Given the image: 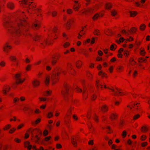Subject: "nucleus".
<instances>
[{"mask_svg":"<svg viewBox=\"0 0 150 150\" xmlns=\"http://www.w3.org/2000/svg\"><path fill=\"white\" fill-rule=\"evenodd\" d=\"M27 18L23 12L20 13L17 20L18 26L13 24L10 20L9 15H4L3 18V25L4 27L8 28V32L13 36L19 37L23 33L21 29L27 31L29 30V25L26 19Z\"/></svg>","mask_w":150,"mask_h":150,"instance_id":"f257e3e1","label":"nucleus"},{"mask_svg":"<svg viewBox=\"0 0 150 150\" xmlns=\"http://www.w3.org/2000/svg\"><path fill=\"white\" fill-rule=\"evenodd\" d=\"M28 133H31V140L35 143L39 144V140L42 136V132L39 129L35 128L33 129L31 127L28 129L26 133L25 134L24 138L27 139L29 137Z\"/></svg>","mask_w":150,"mask_h":150,"instance_id":"f03ea898","label":"nucleus"},{"mask_svg":"<svg viewBox=\"0 0 150 150\" xmlns=\"http://www.w3.org/2000/svg\"><path fill=\"white\" fill-rule=\"evenodd\" d=\"M61 93L65 101L68 102L69 101V96H70L71 94H72V90L70 86L67 83H64Z\"/></svg>","mask_w":150,"mask_h":150,"instance_id":"7ed1b4c3","label":"nucleus"},{"mask_svg":"<svg viewBox=\"0 0 150 150\" xmlns=\"http://www.w3.org/2000/svg\"><path fill=\"white\" fill-rule=\"evenodd\" d=\"M20 3L24 7L28 8L27 11L28 13L30 12V11L35 10L36 6V4L33 2H30V0H22L20 1Z\"/></svg>","mask_w":150,"mask_h":150,"instance_id":"20e7f679","label":"nucleus"},{"mask_svg":"<svg viewBox=\"0 0 150 150\" xmlns=\"http://www.w3.org/2000/svg\"><path fill=\"white\" fill-rule=\"evenodd\" d=\"M103 87L105 89L108 88L111 90L113 92L112 93V95L114 96H122L125 94V92H122L120 89L117 88L114 89L112 86H111V87H107L105 84H103Z\"/></svg>","mask_w":150,"mask_h":150,"instance_id":"39448f33","label":"nucleus"},{"mask_svg":"<svg viewBox=\"0 0 150 150\" xmlns=\"http://www.w3.org/2000/svg\"><path fill=\"white\" fill-rule=\"evenodd\" d=\"M61 74L60 72L56 68L53 71L51 76V79L52 81V84L54 85L59 81V75Z\"/></svg>","mask_w":150,"mask_h":150,"instance_id":"423d86ee","label":"nucleus"},{"mask_svg":"<svg viewBox=\"0 0 150 150\" xmlns=\"http://www.w3.org/2000/svg\"><path fill=\"white\" fill-rule=\"evenodd\" d=\"M15 78H16L15 83H14L12 86V88H16L17 86L20 84H22L25 80V79H24L23 80H22L21 79V74L20 73H18L15 75Z\"/></svg>","mask_w":150,"mask_h":150,"instance_id":"0eeeda50","label":"nucleus"},{"mask_svg":"<svg viewBox=\"0 0 150 150\" xmlns=\"http://www.w3.org/2000/svg\"><path fill=\"white\" fill-rule=\"evenodd\" d=\"M61 57V55L59 53H56L54 54L52 57L51 63L52 65H55L58 61L59 60Z\"/></svg>","mask_w":150,"mask_h":150,"instance_id":"6e6552de","label":"nucleus"},{"mask_svg":"<svg viewBox=\"0 0 150 150\" xmlns=\"http://www.w3.org/2000/svg\"><path fill=\"white\" fill-rule=\"evenodd\" d=\"M40 42L39 46L42 48H44L46 45L52 44V43L51 42L48 38L46 40H44L42 39L40 41Z\"/></svg>","mask_w":150,"mask_h":150,"instance_id":"1a4fd4ad","label":"nucleus"},{"mask_svg":"<svg viewBox=\"0 0 150 150\" xmlns=\"http://www.w3.org/2000/svg\"><path fill=\"white\" fill-rule=\"evenodd\" d=\"M11 46L9 44L8 42H6L4 45L3 47V51L6 53H8L12 49Z\"/></svg>","mask_w":150,"mask_h":150,"instance_id":"9d476101","label":"nucleus"},{"mask_svg":"<svg viewBox=\"0 0 150 150\" xmlns=\"http://www.w3.org/2000/svg\"><path fill=\"white\" fill-rule=\"evenodd\" d=\"M127 107L130 108V109H132V108H133L135 109V110L138 111L140 109V103L135 102L132 103L130 105H128Z\"/></svg>","mask_w":150,"mask_h":150,"instance_id":"9b49d317","label":"nucleus"},{"mask_svg":"<svg viewBox=\"0 0 150 150\" xmlns=\"http://www.w3.org/2000/svg\"><path fill=\"white\" fill-rule=\"evenodd\" d=\"M41 23L40 21H36L33 24L32 28L35 30H38L40 27Z\"/></svg>","mask_w":150,"mask_h":150,"instance_id":"f8f14e48","label":"nucleus"},{"mask_svg":"<svg viewBox=\"0 0 150 150\" xmlns=\"http://www.w3.org/2000/svg\"><path fill=\"white\" fill-rule=\"evenodd\" d=\"M32 84L33 87L37 88L40 85V81L39 80L36 79H35L32 81Z\"/></svg>","mask_w":150,"mask_h":150,"instance_id":"ddd939ff","label":"nucleus"},{"mask_svg":"<svg viewBox=\"0 0 150 150\" xmlns=\"http://www.w3.org/2000/svg\"><path fill=\"white\" fill-rule=\"evenodd\" d=\"M96 86L98 90L99 89L102 90L103 88V84L101 83L99 80H97L96 81Z\"/></svg>","mask_w":150,"mask_h":150,"instance_id":"4468645a","label":"nucleus"},{"mask_svg":"<svg viewBox=\"0 0 150 150\" xmlns=\"http://www.w3.org/2000/svg\"><path fill=\"white\" fill-rule=\"evenodd\" d=\"M78 137L74 136L71 137V142L73 146L76 147L77 146V140L78 139Z\"/></svg>","mask_w":150,"mask_h":150,"instance_id":"2eb2a0df","label":"nucleus"},{"mask_svg":"<svg viewBox=\"0 0 150 150\" xmlns=\"http://www.w3.org/2000/svg\"><path fill=\"white\" fill-rule=\"evenodd\" d=\"M118 115L116 112L112 113L110 116V118L112 120H115L117 119Z\"/></svg>","mask_w":150,"mask_h":150,"instance_id":"dca6fc26","label":"nucleus"},{"mask_svg":"<svg viewBox=\"0 0 150 150\" xmlns=\"http://www.w3.org/2000/svg\"><path fill=\"white\" fill-rule=\"evenodd\" d=\"M33 38L34 40L39 42L43 39L42 37L41 36L36 34L34 35Z\"/></svg>","mask_w":150,"mask_h":150,"instance_id":"f3484780","label":"nucleus"},{"mask_svg":"<svg viewBox=\"0 0 150 150\" xmlns=\"http://www.w3.org/2000/svg\"><path fill=\"white\" fill-rule=\"evenodd\" d=\"M101 110L103 112H107L108 110V107L107 105L104 104L102 105L101 108Z\"/></svg>","mask_w":150,"mask_h":150,"instance_id":"a211bd4d","label":"nucleus"},{"mask_svg":"<svg viewBox=\"0 0 150 150\" xmlns=\"http://www.w3.org/2000/svg\"><path fill=\"white\" fill-rule=\"evenodd\" d=\"M83 62L80 60H78L76 61V68L78 69H80L82 66Z\"/></svg>","mask_w":150,"mask_h":150,"instance_id":"6ab92c4d","label":"nucleus"},{"mask_svg":"<svg viewBox=\"0 0 150 150\" xmlns=\"http://www.w3.org/2000/svg\"><path fill=\"white\" fill-rule=\"evenodd\" d=\"M88 94L86 88H84L83 93V100H86L88 97Z\"/></svg>","mask_w":150,"mask_h":150,"instance_id":"aec40b11","label":"nucleus"},{"mask_svg":"<svg viewBox=\"0 0 150 150\" xmlns=\"http://www.w3.org/2000/svg\"><path fill=\"white\" fill-rule=\"evenodd\" d=\"M74 107L72 106H71L68 110L66 114L71 116V115L72 114V112L74 110Z\"/></svg>","mask_w":150,"mask_h":150,"instance_id":"412c9836","label":"nucleus"},{"mask_svg":"<svg viewBox=\"0 0 150 150\" xmlns=\"http://www.w3.org/2000/svg\"><path fill=\"white\" fill-rule=\"evenodd\" d=\"M140 130L142 132L145 133L148 131L149 129L146 126H143L141 127Z\"/></svg>","mask_w":150,"mask_h":150,"instance_id":"4be33fe9","label":"nucleus"},{"mask_svg":"<svg viewBox=\"0 0 150 150\" xmlns=\"http://www.w3.org/2000/svg\"><path fill=\"white\" fill-rule=\"evenodd\" d=\"M7 6L8 8L11 10L13 9L14 7L13 3L12 2H9L7 4Z\"/></svg>","mask_w":150,"mask_h":150,"instance_id":"5701e85b","label":"nucleus"},{"mask_svg":"<svg viewBox=\"0 0 150 150\" xmlns=\"http://www.w3.org/2000/svg\"><path fill=\"white\" fill-rule=\"evenodd\" d=\"M105 8L107 9H110L112 7V5L110 3H106L105 6Z\"/></svg>","mask_w":150,"mask_h":150,"instance_id":"b1692460","label":"nucleus"},{"mask_svg":"<svg viewBox=\"0 0 150 150\" xmlns=\"http://www.w3.org/2000/svg\"><path fill=\"white\" fill-rule=\"evenodd\" d=\"M88 125L92 133L94 131V129L91 123L90 122H88Z\"/></svg>","mask_w":150,"mask_h":150,"instance_id":"393cba45","label":"nucleus"},{"mask_svg":"<svg viewBox=\"0 0 150 150\" xmlns=\"http://www.w3.org/2000/svg\"><path fill=\"white\" fill-rule=\"evenodd\" d=\"M81 53L84 55L86 57H89V53L88 51L86 50L83 49Z\"/></svg>","mask_w":150,"mask_h":150,"instance_id":"a878e982","label":"nucleus"},{"mask_svg":"<svg viewBox=\"0 0 150 150\" xmlns=\"http://www.w3.org/2000/svg\"><path fill=\"white\" fill-rule=\"evenodd\" d=\"M11 146L10 145H5L3 146V150H11Z\"/></svg>","mask_w":150,"mask_h":150,"instance_id":"bb28decb","label":"nucleus"},{"mask_svg":"<svg viewBox=\"0 0 150 150\" xmlns=\"http://www.w3.org/2000/svg\"><path fill=\"white\" fill-rule=\"evenodd\" d=\"M91 108L89 109L87 112L86 117L88 119H90L91 118Z\"/></svg>","mask_w":150,"mask_h":150,"instance_id":"cd10ccee","label":"nucleus"},{"mask_svg":"<svg viewBox=\"0 0 150 150\" xmlns=\"http://www.w3.org/2000/svg\"><path fill=\"white\" fill-rule=\"evenodd\" d=\"M130 16L131 17H134L138 14L137 12L134 11H130Z\"/></svg>","mask_w":150,"mask_h":150,"instance_id":"c85d7f7f","label":"nucleus"},{"mask_svg":"<svg viewBox=\"0 0 150 150\" xmlns=\"http://www.w3.org/2000/svg\"><path fill=\"white\" fill-rule=\"evenodd\" d=\"M105 33L106 35L109 36H111L112 33V32L109 29H108L106 30H105Z\"/></svg>","mask_w":150,"mask_h":150,"instance_id":"c756f323","label":"nucleus"},{"mask_svg":"<svg viewBox=\"0 0 150 150\" xmlns=\"http://www.w3.org/2000/svg\"><path fill=\"white\" fill-rule=\"evenodd\" d=\"M137 30V29L136 28L133 27L130 30H129V33L130 32L131 34L134 33Z\"/></svg>","mask_w":150,"mask_h":150,"instance_id":"7c9ffc66","label":"nucleus"},{"mask_svg":"<svg viewBox=\"0 0 150 150\" xmlns=\"http://www.w3.org/2000/svg\"><path fill=\"white\" fill-rule=\"evenodd\" d=\"M9 60L13 62H15L17 61V59L16 57L13 56H11L9 57Z\"/></svg>","mask_w":150,"mask_h":150,"instance_id":"2f4dec72","label":"nucleus"},{"mask_svg":"<svg viewBox=\"0 0 150 150\" xmlns=\"http://www.w3.org/2000/svg\"><path fill=\"white\" fill-rule=\"evenodd\" d=\"M146 28V25L144 24H142L139 26V29L142 31H144Z\"/></svg>","mask_w":150,"mask_h":150,"instance_id":"473e14b6","label":"nucleus"},{"mask_svg":"<svg viewBox=\"0 0 150 150\" xmlns=\"http://www.w3.org/2000/svg\"><path fill=\"white\" fill-rule=\"evenodd\" d=\"M125 123V121L123 119H122L120 120L119 124V126L120 128L124 126Z\"/></svg>","mask_w":150,"mask_h":150,"instance_id":"72a5a7b5","label":"nucleus"},{"mask_svg":"<svg viewBox=\"0 0 150 150\" xmlns=\"http://www.w3.org/2000/svg\"><path fill=\"white\" fill-rule=\"evenodd\" d=\"M123 70V67L121 66H118L117 68V71L118 72L122 71Z\"/></svg>","mask_w":150,"mask_h":150,"instance_id":"f704fd0d","label":"nucleus"},{"mask_svg":"<svg viewBox=\"0 0 150 150\" xmlns=\"http://www.w3.org/2000/svg\"><path fill=\"white\" fill-rule=\"evenodd\" d=\"M80 6L79 4H76L73 7L74 9L76 11H77L80 8Z\"/></svg>","mask_w":150,"mask_h":150,"instance_id":"c9c22d12","label":"nucleus"},{"mask_svg":"<svg viewBox=\"0 0 150 150\" xmlns=\"http://www.w3.org/2000/svg\"><path fill=\"white\" fill-rule=\"evenodd\" d=\"M69 74L73 75H75L76 74V71L73 68L69 71Z\"/></svg>","mask_w":150,"mask_h":150,"instance_id":"e433bc0d","label":"nucleus"},{"mask_svg":"<svg viewBox=\"0 0 150 150\" xmlns=\"http://www.w3.org/2000/svg\"><path fill=\"white\" fill-rule=\"evenodd\" d=\"M67 67L68 70L69 71L73 68L72 65L70 63H69L67 64Z\"/></svg>","mask_w":150,"mask_h":150,"instance_id":"4c0bfd02","label":"nucleus"},{"mask_svg":"<svg viewBox=\"0 0 150 150\" xmlns=\"http://www.w3.org/2000/svg\"><path fill=\"white\" fill-rule=\"evenodd\" d=\"M71 119H64V123L66 125H68L71 123Z\"/></svg>","mask_w":150,"mask_h":150,"instance_id":"58836bf2","label":"nucleus"},{"mask_svg":"<svg viewBox=\"0 0 150 150\" xmlns=\"http://www.w3.org/2000/svg\"><path fill=\"white\" fill-rule=\"evenodd\" d=\"M93 33L95 35L97 36L99 35L100 34L99 30L97 29H96L94 30Z\"/></svg>","mask_w":150,"mask_h":150,"instance_id":"ea45409f","label":"nucleus"},{"mask_svg":"<svg viewBox=\"0 0 150 150\" xmlns=\"http://www.w3.org/2000/svg\"><path fill=\"white\" fill-rule=\"evenodd\" d=\"M146 60V59L143 57L139 58L138 59V62L140 63H142L143 62H145Z\"/></svg>","mask_w":150,"mask_h":150,"instance_id":"a19ab883","label":"nucleus"},{"mask_svg":"<svg viewBox=\"0 0 150 150\" xmlns=\"http://www.w3.org/2000/svg\"><path fill=\"white\" fill-rule=\"evenodd\" d=\"M93 118L94 120L96 122H99V120L98 118V117L96 114L94 115Z\"/></svg>","mask_w":150,"mask_h":150,"instance_id":"79ce46f5","label":"nucleus"},{"mask_svg":"<svg viewBox=\"0 0 150 150\" xmlns=\"http://www.w3.org/2000/svg\"><path fill=\"white\" fill-rule=\"evenodd\" d=\"M11 127L10 124H8L6 125L3 128V130H6L9 129Z\"/></svg>","mask_w":150,"mask_h":150,"instance_id":"37998d69","label":"nucleus"},{"mask_svg":"<svg viewBox=\"0 0 150 150\" xmlns=\"http://www.w3.org/2000/svg\"><path fill=\"white\" fill-rule=\"evenodd\" d=\"M125 40V39H124L123 38L121 37L119 39V40H117L116 42L118 44H120L121 42H123Z\"/></svg>","mask_w":150,"mask_h":150,"instance_id":"c03bdc74","label":"nucleus"},{"mask_svg":"<svg viewBox=\"0 0 150 150\" xmlns=\"http://www.w3.org/2000/svg\"><path fill=\"white\" fill-rule=\"evenodd\" d=\"M62 135L66 139H68L69 137L68 134L65 131L63 132Z\"/></svg>","mask_w":150,"mask_h":150,"instance_id":"a18cd8bd","label":"nucleus"},{"mask_svg":"<svg viewBox=\"0 0 150 150\" xmlns=\"http://www.w3.org/2000/svg\"><path fill=\"white\" fill-rule=\"evenodd\" d=\"M75 20L74 18H72L69 20L67 22H68L71 25L73 24L75 22Z\"/></svg>","mask_w":150,"mask_h":150,"instance_id":"49530a36","label":"nucleus"},{"mask_svg":"<svg viewBox=\"0 0 150 150\" xmlns=\"http://www.w3.org/2000/svg\"><path fill=\"white\" fill-rule=\"evenodd\" d=\"M99 17V14H98V13H96L93 17L92 19L94 20H95L98 19V17Z\"/></svg>","mask_w":150,"mask_h":150,"instance_id":"de8ad7c7","label":"nucleus"},{"mask_svg":"<svg viewBox=\"0 0 150 150\" xmlns=\"http://www.w3.org/2000/svg\"><path fill=\"white\" fill-rule=\"evenodd\" d=\"M130 63L132 65H134L135 64L136 62L134 61V59L132 58H131L129 60Z\"/></svg>","mask_w":150,"mask_h":150,"instance_id":"09e8293b","label":"nucleus"},{"mask_svg":"<svg viewBox=\"0 0 150 150\" xmlns=\"http://www.w3.org/2000/svg\"><path fill=\"white\" fill-rule=\"evenodd\" d=\"M117 12L116 10H114L111 11V15L113 16H115L117 14Z\"/></svg>","mask_w":150,"mask_h":150,"instance_id":"8fccbe9b","label":"nucleus"},{"mask_svg":"<svg viewBox=\"0 0 150 150\" xmlns=\"http://www.w3.org/2000/svg\"><path fill=\"white\" fill-rule=\"evenodd\" d=\"M50 83V78L49 76L46 77L45 81V84L47 85L49 84Z\"/></svg>","mask_w":150,"mask_h":150,"instance_id":"3c124183","label":"nucleus"},{"mask_svg":"<svg viewBox=\"0 0 150 150\" xmlns=\"http://www.w3.org/2000/svg\"><path fill=\"white\" fill-rule=\"evenodd\" d=\"M31 66L30 64L28 65L25 68V70L27 71H29L31 70Z\"/></svg>","mask_w":150,"mask_h":150,"instance_id":"603ef678","label":"nucleus"},{"mask_svg":"<svg viewBox=\"0 0 150 150\" xmlns=\"http://www.w3.org/2000/svg\"><path fill=\"white\" fill-rule=\"evenodd\" d=\"M53 115L52 112H49L47 115V117L48 118H50L53 116Z\"/></svg>","mask_w":150,"mask_h":150,"instance_id":"864d4df0","label":"nucleus"},{"mask_svg":"<svg viewBox=\"0 0 150 150\" xmlns=\"http://www.w3.org/2000/svg\"><path fill=\"white\" fill-rule=\"evenodd\" d=\"M75 91L78 93H81L82 91V90L78 86L75 88Z\"/></svg>","mask_w":150,"mask_h":150,"instance_id":"5fc2aeb1","label":"nucleus"},{"mask_svg":"<svg viewBox=\"0 0 150 150\" xmlns=\"http://www.w3.org/2000/svg\"><path fill=\"white\" fill-rule=\"evenodd\" d=\"M147 138L146 136L144 135H143L140 137V139L141 141H144L146 140Z\"/></svg>","mask_w":150,"mask_h":150,"instance_id":"6e6d98bb","label":"nucleus"},{"mask_svg":"<svg viewBox=\"0 0 150 150\" xmlns=\"http://www.w3.org/2000/svg\"><path fill=\"white\" fill-rule=\"evenodd\" d=\"M70 45V44L69 42H66L63 45V47L64 48H67L69 47Z\"/></svg>","mask_w":150,"mask_h":150,"instance_id":"4d7b16f0","label":"nucleus"},{"mask_svg":"<svg viewBox=\"0 0 150 150\" xmlns=\"http://www.w3.org/2000/svg\"><path fill=\"white\" fill-rule=\"evenodd\" d=\"M121 33L122 34H124L126 36H128L129 35V31L127 32L125 30H122Z\"/></svg>","mask_w":150,"mask_h":150,"instance_id":"13d9d810","label":"nucleus"},{"mask_svg":"<svg viewBox=\"0 0 150 150\" xmlns=\"http://www.w3.org/2000/svg\"><path fill=\"white\" fill-rule=\"evenodd\" d=\"M115 46H116V48L117 47V46L115 44H113L111 45L110 47V50H115V49H114Z\"/></svg>","mask_w":150,"mask_h":150,"instance_id":"bf43d9fd","label":"nucleus"},{"mask_svg":"<svg viewBox=\"0 0 150 150\" xmlns=\"http://www.w3.org/2000/svg\"><path fill=\"white\" fill-rule=\"evenodd\" d=\"M87 76L90 80H91L93 78V75L90 72L87 73Z\"/></svg>","mask_w":150,"mask_h":150,"instance_id":"052dcab7","label":"nucleus"},{"mask_svg":"<svg viewBox=\"0 0 150 150\" xmlns=\"http://www.w3.org/2000/svg\"><path fill=\"white\" fill-rule=\"evenodd\" d=\"M30 143L29 141H26L24 142V147L25 148H27L28 146L30 144Z\"/></svg>","mask_w":150,"mask_h":150,"instance_id":"680f3d73","label":"nucleus"},{"mask_svg":"<svg viewBox=\"0 0 150 150\" xmlns=\"http://www.w3.org/2000/svg\"><path fill=\"white\" fill-rule=\"evenodd\" d=\"M50 36L52 37L54 39H57L58 37L57 36V35L56 33H53L51 35H50Z\"/></svg>","mask_w":150,"mask_h":150,"instance_id":"e2e57ef3","label":"nucleus"},{"mask_svg":"<svg viewBox=\"0 0 150 150\" xmlns=\"http://www.w3.org/2000/svg\"><path fill=\"white\" fill-rule=\"evenodd\" d=\"M72 118L75 121H77L79 119L77 115L76 114L73 115H72Z\"/></svg>","mask_w":150,"mask_h":150,"instance_id":"0e129e2a","label":"nucleus"},{"mask_svg":"<svg viewBox=\"0 0 150 150\" xmlns=\"http://www.w3.org/2000/svg\"><path fill=\"white\" fill-rule=\"evenodd\" d=\"M6 64V62L4 61H2L0 62V66L1 67H4Z\"/></svg>","mask_w":150,"mask_h":150,"instance_id":"69168bd1","label":"nucleus"},{"mask_svg":"<svg viewBox=\"0 0 150 150\" xmlns=\"http://www.w3.org/2000/svg\"><path fill=\"white\" fill-rule=\"evenodd\" d=\"M127 135V132L126 131H123L122 133V136L123 138H125Z\"/></svg>","mask_w":150,"mask_h":150,"instance_id":"338daca9","label":"nucleus"},{"mask_svg":"<svg viewBox=\"0 0 150 150\" xmlns=\"http://www.w3.org/2000/svg\"><path fill=\"white\" fill-rule=\"evenodd\" d=\"M71 26V25L67 22V23L66 24V26L67 29L68 30L70 29Z\"/></svg>","mask_w":150,"mask_h":150,"instance_id":"774afa93","label":"nucleus"}]
</instances>
